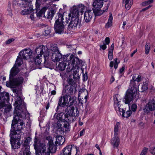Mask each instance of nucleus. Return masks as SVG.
Wrapping results in <instances>:
<instances>
[{"instance_id": "obj_1", "label": "nucleus", "mask_w": 155, "mask_h": 155, "mask_svg": "<svg viewBox=\"0 0 155 155\" xmlns=\"http://www.w3.org/2000/svg\"><path fill=\"white\" fill-rule=\"evenodd\" d=\"M25 127V123L23 120L15 116L12 121L10 132V141L13 149L20 148V142L21 136V130Z\"/></svg>"}, {"instance_id": "obj_2", "label": "nucleus", "mask_w": 155, "mask_h": 155, "mask_svg": "<svg viewBox=\"0 0 155 155\" xmlns=\"http://www.w3.org/2000/svg\"><path fill=\"white\" fill-rule=\"evenodd\" d=\"M13 86L12 88L13 93H15L16 95L18 97L17 100L15 102L16 107L14 112V117H18V118H25L26 116V108L25 104L22 100L21 96L22 95V91L20 89H17L16 88L14 87Z\"/></svg>"}, {"instance_id": "obj_3", "label": "nucleus", "mask_w": 155, "mask_h": 155, "mask_svg": "<svg viewBox=\"0 0 155 155\" xmlns=\"http://www.w3.org/2000/svg\"><path fill=\"white\" fill-rule=\"evenodd\" d=\"M141 76L137 74H134L130 80L129 88L127 91L124 98L125 103L128 104L137 95L138 82L140 81Z\"/></svg>"}, {"instance_id": "obj_4", "label": "nucleus", "mask_w": 155, "mask_h": 155, "mask_svg": "<svg viewBox=\"0 0 155 155\" xmlns=\"http://www.w3.org/2000/svg\"><path fill=\"white\" fill-rule=\"evenodd\" d=\"M19 71V68L15 66V64H14L10 71L9 81L6 82V86L7 87H12L13 86L19 85L22 84L24 81L23 78H15Z\"/></svg>"}, {"instance_id": "obj_5", "label": "nucleus", "mask_w": 155, "mask_h": 155, "mask_svg": "<svg viewBox=\"0 0 155 155\" xmlns=\"http://www.w3.org/2000/svg\"><path fill=\"white\" fill-rule=\"evenodd\" d=\"M35 52L37 55L34 59V61L35 64L39 65L41 64L42 61L40 57H41L42 54L44 56V63L48 59L49 54V50L47 46L43 45L39 46L35 49Z\"/></svg>"}, {"instance_id": "obj_6", "label": "nucleus", "mask_w": 155, "mask_h": 155, "mask_svg": "<svg viewBox=\"0 0 155 155\" xmlns=\"http://www.w3.org/2000/svg\"><path fill=\"white\" fill-rule=\"evenodd\" d=\"M63 15L61 14L58 13L56 16L54 28L56 33L61 34L64 33L65 29Z\"/></svg>"}, {"instance_id": "obj_7", "label": "nucleus", "mask_w": 155, "mask_h": 155, "mask_svg": "<svg viewBox=\"0 0 155 155\" xmlns=\"http://www.w3.org/2000/svg\"><path fill=\"white\" fill-rule=\"evenodd\" d=\"M32 52L30 49H25L21 51L19 53V55L18 56L15 64L17 66H20L23 63L22 59H26L28 57L30 58L32 56Z\"/></svg>"}, {"instance_id": "obj_8", "label": "nucleus", "mask_w": 155, "mask_h": 155, "mask_svg": "<svg viewBox=\"0 0 155 155\" xmlns=\"http://www.w3.org/2000/svg\"><path fill=\"white\" fill-rule=\"evenodd\" d=\"M66 62H68L67 68L71 70L73 69L74 66H81L83 65L82 61L78 58L74 57L73 54H71L69 58H67Z\"/></svg>"}, {"instance_id": "obj_9", "label": "nucleus", "mask_w": 155, "mask_h": 155, "mask_svg": "<svg viewBox=\"0 0 155 155\" xmlns=\"http://www.w3.org/2000/svg\"><path fill=\"white\" fill-rule=\"evenodd\" d=\"M67 81L68 84L65 86L64 88V91L65 93L66 94L65 95L68 96V98L69 95H72L75 92L76 83L74 82V81H73L72 79L70 78H67Z\"/></svg>"}, {"instance_id": "obj_10", "label": "nucleus", "mask_w": 155, "mask_h": 155, "mask_svg": "<svg viewBox=\"0 0 155 155\" xmlns=\"http://www.w3.org/2000/svg\"><path fill=\"white\" fill-rule=\"evenodd\" d=\"M69 19L71 18V21L68 26V28L71 30H74L79 28L80 27V23L79 22V17L74 16L73 15H68Z\"/></svg>"}, {"instance_id": "obj_11", "label": "nucleus", "mask_w": 155, "mask_h": 155, "mask_svg": "<svg viewBox=\"0 0 155 155\" xmlns=\"http://www.w3.org/2000/svg\"><path fill=\"white\" fill-rule=\"evenodd\" d=\"M51 50L52 51L51 59L54 62L59 61L62 60V55L60 52L58 47L56 45L51 47Z\"/></svg>"}, {"instance_id": "obj_12", "label": "nucleus", "mask_w": 155, "mask_h": 155, "mask_svg": "<svg viewBox=\"0 0 155 155\" xmlns=\"http://www.w3.org/2000/svg\"><path fill=\"white\" fill-rule=\"evenodd\" d=\"M85 6L82 4H80L77 6H73L72 9V11L70 13V15H73L74 16L79 17L80 13L81 15L85 9Z\"/></svg>"}, {"instance_id": "obj_13", "label": "nucleus", "mask_w": 155, "mask_h": 155, "mask_svg": "<svg viewBox=\"0 0 155 155\" xmlns=\"http://www.w3.org/2000/svg\"><path fill=\"white\" fill-rule=\"evenodd\" d=\"M65 111L68 116L76 117H78L79 114V111L77 107H74L73 106L67 107L65 109Z\"/></svg>"}, {"instance_id": "obj_14", "label": "nucleus", "mask_w": 155, "mask_h": 155, "mask_svg": "<svg viewBox=\"0 0 155 155\" xmlns=\"http://www.w3.org/2000/svg\"><path fill=\"white\" fill-rule=\"evenodd\" d=\"M2 87L0 86V104H3L5 106V103L8 102L9 100V94L8 93L5 92H2Z\"/></svg>"}, {"instance_id": "obj_15", "label": "nucleus", "mask_w": 155, "mask_h": 155, "mask_svg": "<svg viewBox=\"0 0 155 155\" xmlns=\"http://www.w3.org/2000/svg\"><path fill=\"white\" fill-rule=\"evenodd\" d=\"M155 109V98L150 100L146 104L143 109L144 113L148 114L150 111H152Z\"/></svg>"}, {"instance_id": "obj_16", "label": "nucleus", "mask_w": 155, "mask_h": 155, "mask_svg": "<svg viewBox=\"0 0 155 155\" xmlns=\"http://www.w3.org/2000/svg\"><path fill=\"white\" fill-rule=\"evenodd\" d=\"M68 97V96L67 95H64L61 96L59 98L58 102V106L56 108L57 112L58 110L60 107H64L67 106Z\"/></svg>"}, {"instance_id": "obj_17", "label": "nucleus", "mask_w": 155, "mask_h": 155, "mask_svg": "<svg viewBox=\"0 0 155 155\" xmlns=\"http://www.w3.org/2000/svg\"><path fill=\"white\" fill-rule=\"evenodd\" d=\"M35 149L36 150V155H43V153L47 151L48 149L47 146L44 143H41Z\"/></svg>"}, {"instance_id": "obj_18", "label": "nucleus", "mask_w": 155, "mask_h": 155, "mask_svg": "<svg viewBox=\"0 0 155 155\" xmlns=\"http://www.w3.org/2000/svg\"><path fill=\"white\" fill-rule=\"evenodd\" d=\"M75 66V65L74 66V68L73 69L71 70V71H73V76L71 75H69L68 77L67 78H71L72 80L73 81H74V82L76 83L78 81H79V74H78V73L79 72V69L78 68V66ZM71 71V70H70Z\"/></svg>"}, {"instance_id": "obj_19", "label": "nucleus", "mask_w": 155, "mask_h": 155, "mask_svg": "<svg viewBox=\"0 0 155 155\" xmlns=\"http://www.w3.org/2000/svg\"><path fill=\"white\" fill-rule=\"evenodd\" d=\"M56 113L54 114V116L56 117L57 119L61 121H63L64 120L69 121L70 117L67 114H65L64 113L61 112L56 115Z\"/></svg>"}, {"instance_id": "obj_20", "label": "nucleus", "mask_w": 155, "mask_h": 155, "mask_svg": "<svg viewBox=\"0 0 155 155\" xmlns=\"http://www.w3.org/2000/svg\"><path fill=\"white\" fill-rule=\"evenodd\" d=\"M93 14L91 10H86L84 14V19L86 22H89L92 18Z\"/></svg>"}, {"instance_id": "obj_21", "label": "nucleus", "mask_w": 155, "mask_h": 155, "mask_svg": "<svg viewBox=\"0 0 155 155\" xmlns=\"http://www.w3.org/2000/svg\"><path fill=\"white\" fill-rule=\"evenodd\" d=\"M120 140L117 136H115L111 140L110 143L114 148H117L120 144Z\"/></svg>"}, {"instance_id": "obj_22", "label": "nucleus", "mask_w": 155, "mask_h": 155, "mask_svg": "<svg viewBox=\"0 0 155 155\" xmlns=\"http://www.w3.org/2000/svg\"><path fill=\"white\" fill-rule=\"evenodd\" d=\"M56 11V8H50L48 9L47 14L46 15L44 14V16L45 18H52L54 16Z\"/></svg>"}, {"instance_id": "obj_23", "label": "nucleus", "mask_w": 155, "mask_h": 155, "mask_svg": "<svg viewBox=\"0 0 155 155\" xmlns=\"http://www.w3.org/2000/svg\"><path fill=\"white\" fill-rule=\"evenodd\" d=\"M102 0H95L92 4L93 6L92 9H101L103 6V2Z\"/></svg>"}, {"instance_id": "obj_24", "label": "nucleus", "mask_w": 155, "mask_h": 155, "mask_svg": "<svg viewBox=\"0 0 155 155\" xmlns=\"http://www.w3.org/2000/svg\"><path fill=\"white\" fill-rule=\"evenodd\" d=\"M65 142V139L64 137L61 136H58L56 138V141L55 144L56 146L62 145Z\"/></svg>"}, {"instance_id": "obj_25", "label": "nucleus", "mask_w": 155, "mask_h": 155, "mask_svg": "<svg viewBox=\"0 0 155 155\" xmlns=\"http://www.w3.org/2000/svg\"><path fill=\"white\" fill-rule=\"evenodd\" d=\"M68 121H66L64 122V123L63 125V126L61 127L59 129H60V131H61L63 133L65 132V133L69 131L70 130L69 128V125Z\"/></svg>"}, {"instance_id": "obj_26", "label": "nucleus", "mask_w": 155, "mask_h": 155, "mask_svg": "<svg viewBox=\"0 0 155 155\" xmlns=\"http://www.w3.org/2000/svg\"><path fill=\"white\" fill-rule=\"evenodd\" d=\"M69 100L68 101V103L67 104V106L66 107H70V106H72L74 101H75L76 98V97L74 96H71L69 95Z\"/></svg>"}, {"instance_id": "obj_27", "label": "nucleus", "mask_w": 155, "mask_h": 155, "mask_svg": "<svg viewBox=\"0 0 155 155\" xmlns=\"http://www.w3.org/2000/svg\"><path fill=\"white\" fill-rule=\"evenodd\" d=\"M71 147L70 146H68L64 149L63 153L61 154L63 155H71Z\"/></svg>"}, {"instance_id": "obj_28", "label": "nucleus", "mask_w": 155, "mask_h": 155, "mask_svg": "<svg viewBox=\"0 0 155 155\" xmlns=\"http://www.w3.org/2000/svg\"><path fill=\"white\" fill-rule=\"evenodd\" d=\"M66 65V64L64 62H61L59 63L57 68L59 70L63 71L65 69Z\"/></svg>"}, {"instance_id": "obj_29", "label": "nucleus", "mask_w": 155, "mask_h": 155, "mask_svg": "<svg viewBox=\"0 0 155 155\" xmlns=\"http://www.w3.org/2000/svg\"><path fill=\"white\" fill-rule=\"evenodd\" d=\"M93 12L95 16H100L105 12L104 10H101L100 9H93Z\"/></svg>"}, {"instance_id": "obj_30", "label": "nucleus", "mask_w": 155, "mask_h": 155, "mask_svg": "<svg viewBox=\"0 0 155 155\" xmlns=\"http://www.w3.org/2000/svg\"><path fill=\"white\" fill-rule=\"evenodd\" d=\"M48 148L51 153H54L56 151V147L53 143L49 144V147Z\"/></svg>"}, {"instance_id": "obj_31", "label": "nucleus", "mask_w": 155, "mask_h": 155, "mask_svg": "<svg viewBox=\"0 0 155 155\" xmlns=\"http://www.w3.org/2000/svg\"><path fill=\"white\" fill-rule=\"evenodd\" d=\"M47 8L46 7H44L41 9L40 11L38 12V11H36L35 13H36L37 16L38 17H41L43 14H45V12L47 10Z\"/></svg>"}, {"instance_id": "obj_32", "label": "nucleus", "mask_w": 155, "mask_h": 155, "mask_svg": "<svg viewBox=\"0 0 155 155\" xmlns=\"http://www.w3.org/2000/svg\"><path fill=\"white\" fill-rule=\"evenodd\" d=\"M31 139L30 137H28L25 140L22 146L23 147L22 148H29V146L28 145L29 142L31 141Z\"/></svg>"}, {"instance_id": "obj_33", "label": "nucleus", "mask_w": 155, "mask_h": 155, "mask_svg": "<svg viewBox=\"0 0 155 155\" xmlns=\"http://www.w3.org/2000/svg\"><path fill=\"white\" fill-rule=\"evenodd\" d=\"M79 97H80V95H82L84 96H85L86 95H87V91L85 89H81L79 91L78 93Z\"/></svg>"}, {"instance_id": "obj_34", "label": "nucleus", "mask_w": 155, "mask_h": 155, "mask_svg": "<svg viewBox=\"0 0 155 155\" xmlns=\"http://www.w3.org/2000/svg\"><path fill=\"white\" fill-rule=\"evenodd\" d=\"M87 95H86L84 97V98H79V97L78 96V101L79 103H80L81 105L83 106V104L84 103H86L87 99Z\"/></svg>"}, {"instance_id": "obj_35", "label": "nucleus", "mask_w": 155, "mask_h": 155, "mask_svg": "<svg viewBox=\"0 0 155 155\" xmlns=\"http://www.w3.org/2000/svg\"><path fill=\"white\" fill-rule=\"evenodd\" d=\"M33 11L34 10L32 8L25 9L21 11V14L23 15H27L30 14L31 12H33Z\"/></svg>"}, {"instance_id": "obj_36", "label": "nucleus", "mask_w": 155, "mask_h": 155, "mask_svg": "<svg viewBox=\"0 0 155 155\" xmlns=\"http://www.w3.org/2000/svg\"><path fill=\"white\" fill-rule=\"evenodd\" d=\"M132 114V111L129 110L127 111L126 113L124 112L122 113V116L123 117L127 118L130 116Z\"/></svg>"}, {"instance_id": "obj_37", "label": "nucleus", "mask_w": 155, "mask_h": 155, "mask_svg": "<svg viewBox=\"0 0 155 155\" xmlns=\"http://www.w3.org/2000/svg\"><path fill=\"white\" fill-rule=\"evenodd\" d=\"M12 107L11 105H8L4 109V113L5 114H6L10 112L12 109Z\"/></svg>"}, {"instance_id": "obj_38", "label": "nucleus", "mask_w": 155, "mask_h": 155, "mask_svg": "<svg viewBox=\"0 0 155 155\" xmlns=\"http://www.w3.org/2000/svg\"><path fill=\"white\" fill-rule=\"evenodd\" d=\"M150 48V44L149 42H147L145 49V53L146 54H148Z\"/></svg>"}, {"instance_id": "obj_39", "label": "nucleus", "mask_w": 155, "mask_h": 155, "mask_svg": "<svg viewBox=\"0 0 155 155\" xmlns=\"http://www.w3.org/2000/svg\"><path fill=\"white\" fill-rule=\"evenodd\" d=\"M120 125V123L119 122H117L114 128V136H117V132L118 131L119 127Z\"/></svg>"}, {"instance_id": "obj_40", "label": "nucleus", "mask_w": 155, "mask_h": 155, "mask_svg": "<svg viewBox=\"0 0 155 155\" xmlns=\"http://www.w3.org/2000/svg\"><path fill=\"white\" fill-rule=\"evenodd\" d=\"M29 148H22L23 155H30L31 153L29 151Z\"/></svg>"}, {"instance_id": "obj_41", "label": "nucleus", "mask_w": 155, "mask_h": 155, "mask_svg": "<svg viewBox=\"0 0 155 155\" xmlns=\"http://www.w3.org/2000/svg\"><path fill=\"white\" fill-rule=\"evenodd\" d=\"M112 20H111V18L110 19H108V22L106 24L105 28H108L111 27L112 25Z\"/></svg>"}, {"instance_id": "obj_42", "label": "nucleus", "mask_w": 155, "mask_h": 155, "mask_svg": "<svg viewBox=\"0 0 155 155\" xmlns=\"http://www.w3.org/2000/svg\"><path fill=\"white\" fill-rule=\"evenodd\" d=\"M38 140L39 139L38 138V137L35 136L34 138V143L33 144L34 149L36 148L37 146H38Z\"/></svg>"}, {"instance_id": "obj_43", "label": "nucleus", "mask_w": 155, "mask_h": 155, "mask_svg": "<svg viewBox=\"0 0 155 155\" xmlns=\"http://www.w3.org/2000/svg\"><path fill=\"white\" fill-rule=\"evenodd\" d=\"M153 0H149L145 1L142 3V5L145 6L148 5V4L153 3Z\"/></svg>"}, {"instance_id": "obj_44", "label": "nucleus", "mask_w": 155, "mask_h": 155, "mask_svg": "<svg viewBox=\"0 0 155 155\" xmlns=\"http://www.w3.org/2000/svg\"><path fill=\"white\" fill-rule=\"evenodd\" d=\"M148 88V85L147 83H143L142 86V89L143 91H145L147 90Z\"/></svg>"}, {"instance_id": "obj_45", "label": "nucleus", "mask_w": 155, "mask_h": 155, "mask_svg": "<svg viewBox=\"0 0 155 155\" xmlns=\"http://www.w3.org/2000/svg\"><path fill=\"white\" fill-rule=\"evenodd\" d=\"M46 140L48 141V144H51L53 143V139L52 137L50 136L47 137H46Z\"/></svg>"}, {"instance_id": "obj_46", "label": "nucleus", "mask_w": 155, "mask_h": 155, "mask_svg": "<svg viewBox=\"0 0 155 155\" xmlns=\"http://www.w3.org/2000/svg\"><path fill=\"white\" fill-rule=\"evenodd\" d=\"M70 55V54H67L66 55H62V60L63 61V62H64L65 63V62L66 61V60H67V58H69V56Z\"/></svg>"}, {"instance_id": "obj_47", "label": "nucleus", "mask_w": 155, "mask_h": 155, "mask_svg": "<svg viewBox=\"0 0 155 155\" xmlns=\"http://www.w3.org/2000/svg\"><path fill=\"white\" fill-rule=\"evenodd\" d=\"M125 7L127 10H129L132 5V2H130L129 3H125Z\"/></svg>"}, {"instance_id": "obj_48", "label": "nucleus", "mask_w": 155, "mask_h": 155, "mask_svg": "<svg viewBox=\"0 0 155 155\" xmlns=\"http://www.w3.org/2000/svg\"><path fill=\"white\" fill-rule=\"evenodd\" d=\"M117 94L115 95L114 96V104L118 105L119 104L118 103L120 101H118L117 99Z\"/></svg>"}, {"instance_id": "obj_49", "label": "nucleus", "mask_w": 155, "mask_h": 155, "mask_svg": "<svg viewBox=\"0 0 155 155\" xmlns=\"http://www.w3.org/2000/svg\"><path fill=\"white\" fill-rule=\"evenodd\" d=\"M51 30L50 28H46L44 29V32H45V35H48L51 33Z\"/></svg>"}, {"instance_id": "obj_50", "label": "nucleus", "mask_w": 155, "mask_h": 155, "mask_svg": "<svg viewBox=\"0 0 155 155\" xmlns=\"http://www.w3.org/2000/svg\"><path fill=\"white\" fill-rule=\"evenodd\" d=\"M68 48H70L71 50H69L70 51H71L73 48L72 50H74V52H73V53H76V51H75V48H76V46L74 45H69L68 47Z\"/></svg>"}, {"instance_id": "obj_51", "label": "nucleus", "mask_w": 155, "mask_h": 155, "mask_svg": "<svg viewBox=\"0 0 155 155\" xmlns=\"http://www.w3.org/2000/svg\"><path fill=\"white\" fill-rule=\"evenodd\" d=\"M113 51H109L108 54V58L110 60H111L113 59Z\"/></svg>"}, {"instance_id": "obj_52", "label": "nucleus", "mask_w": 155, "mask_h": 155, "mask_svg": "<svg viewBox=\"0 0 155 155\" xmlns=\"http://www.w3.org/2000/svg\"><path fill=\"white\" fill-rule=\"evenodd\" d=\"M137 108V106L135 104H133L131 106V110L135 112Z\"/></svg>"}, {"instance_id": "obj_53", "label": "nucleus", "mask_w": 155, "mask_h": 155, "mask_svg": "<svg viewBox=\"0 0 155 155\" xmlns=\"http://www.w3.org/2000/svg\"><path fill=\"white\" fill-rule=\"evenodd\" d=\"M15 39L13 38H10L5 41V44L6 45L10 44Z\"/></svg>"}, {"instance_id": "obj_54", "label": "nucleus", "mask_w": 155, "mask_h": 155, "mask_svg": "<svg viewBox=\"0 0 155 155\" xmlns=\"http://www.w3.org/2000/svg\"><path fill=\"white\" fill-rule=\"evenodd\" d=\"M150 150L151 154L155 155V147H151Z\"/></svg>"}, {"instance_id": "obj_55", "label": "nucleus", "mask_w": 155, "mask_h": 155, "mask_svg": "<svg viewBox=\"0 0 155 155\" xmlns=\"http://www.w3.org/2000/svg\"><path fill=\"white\" fill-rule=\"evenodd\" d=\"M25 2L27 5L26 7L29 6V5H31V2L32 0H23Z\"/></svg>"}, {"instance_id": "obj_56", "label": "nucleus", "mask_w": 155, "mask_h": 155, "mask_svg": "<svg viewBox=\"0 0 155 155\" xmlns=\"http://www.w3.org/2000/svg\"><path fill=\"white\" fill-rule=\"evenodd\" d=\"M83 80L84 81H86L87 80L88 78L87 74L86 73L83 75Z\"/></svg>"}, {"instance_id": "obj_57", "label": "nucleus", "mask_w": 155, "mask_h": 155, "mask_svg": "<svg viewBox=\"0 0 155 155\" xmlns=\"http://www.w3.org/2000/svg\"><path fill=\"white\" fill-rule=\"evenodd\" d=\"M100 49H101L103 50H105L107 48V46L105 44H104L103 45H100Z\"/></svg>"}, {"instance_id": "obj_58", "label": "nucleus", "mask_w": 155, "mask_h": 155, "mask_svg": "<svg viewBox=\"0 0 155 155\" xmlns=\"http://www.w3.org/2000/svg\"><path fill=\"white\" fill-rule=\"evenodd\" d=\"M40 6L37 2H36V11H38L40 10Z\"/></svg>"}, {"instance_id": "obj_59", "label": "nucleus", "mask_w": 155, "mask_h": 155, "mask_svg": "<svg viewBox=\"0 0 155 155\" xmlns=\"http://www.w3.org/2000/svg\"><path fill=\"white\" fill-rule=\"evenodd\" d=\"M105 42L106 43V44H109L110 42V40L109 38L108 37H106L105 38Z\"/></svg>"}, {"instance_id": "obj_60", "label": "nucleus", "mask_w": 155, "mask_h": 155, "mask_svg": "<svg viewBox=\"0 0 155 155\" xmlns=\"http://www.w3.org/2000/svg\"><path fill=\"white\" fill-rule=\"evenodd\" d=\"M5 106H3V104H0V117L2 115V110L1 109Z\"/></svg>"}, {"instance_id": "obj_61", "label": "nucleus", "mask_w": 155, "mask_h": 155, "mask_svg": "<svg viewBox=\"0 0 155 155\" xmlns=\"http://www.w3.org/2000/svg\"><path fill=\"white\" fill-rule=\"evenodd\" d=\"M117 106L120 112H122V113L124 112L125 110H124V109L120 107L119 106V104H118L117 105Z\"/></svg>"}, {"instance_id": "obj_62", "label": "nucleus", "mask_w": 155, "mask_h": 155, "mask_svg": "<svg viewBox=\"0 0 155 155\" xmlns=\"http://www.w3.org/2000/svg\"><path fill=\"white\" fill-rule=\"evenodd\" d=\"M85 133V129H83L81 130L80 132V136L81 137L83 136L84 134Z\"/></svg>"}, {"instance_id": "obj_63", "label": "nucleus", "mask_w": 155, "mask_h": 155, "mask_svg": "<svg viewBox=\"0 0 155 155\" xmlns=\"http://www.w3.org/2000/svg\"><path fill=\"white\" fill-rule=\"evenodd\" d=\"M125 68V66H123L122 68L120 69L119 72L121 74L124 71Z\"/></svg>"}, {"instance_id": "obj_64", "label": "nucleus", "mask_w": 155, "mask_h": 155, "mask_svg": "<svg viewBox=\"0 0 155 155\" xmlns=\"http://www.w3.org/2000/svg\"><path fill=\"white\" fill-rule=\"evenodd\" d=\"M51 153V152L48 150L47 151H46V152L45 151V153H43V155H50Z\"/></svg>"}]
</instances>
